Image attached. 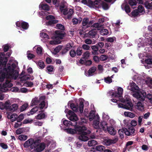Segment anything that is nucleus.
Returning <instances> with one entry per match:
<instances>
[{"label": "nucleus", "instance_id": "f8f14e48", "mask_svg": "<svg viewBox=\"0 0 152 152\" xmlns=\"http://www.w3.org/2000/svg\"><path fill=\"white\" fill-rule=\"evenodd\" d=\"M125 134L127 136H130L133 135L135 133V129L133 127L130 126L129 127L128 129L126 128L125 129Z\"/></svg>", "mask_w": 152, "mask_h": 152}, {"label": "nucleus", "instance_id": "4468645a", "mask_svg": "<svg viewBox=\"0 0 152 152\" xmlns=\"http://www.w3.org/2000/svg\"><path fill=\"white\" fill-rule=\"evenodd\" d=\"M118 106L119 107H123L127 110H132L133 105L132 103L128 102L124 106L121 104H118Z\"/></svg>", "mask_w": 152, "mask_h": 152}, {"label": "nucleus", "instance_id": "79ce46f5", "mask_svg": "<svg viewBox=\"0 0 152 152\" xmlns=\"http://www.w3.org/2000/svg\"><path fill=\"white\" fill-rule=\"evenodd\" d=\"M38 65L41 68L43 69L45 67L44 62L42 60H39L38 63Z\"/></svg>", "mask_w": 152, "mask_h": 152}, {"label": "nucleus", "instance_id": "f257e3e1", "mask_svg": "<svg viewBox=\"0 0 152 152\" xmlns=\"http://www.w3.org/2000/svg\"><path fill=\"white\" fill-rule=\"evenodd\" d=\"M76 130L80 134L78 137L80 140L85 142L89 139L88 137L86 135L90 134L91 132L90 131L87 130V128L85 126H79L77 128Z\"/></svg>", "mask_w": 152, "mask_h": 152}, {"label": "nucleus", "instance_id": "3c124183", "mask_svg": "<svg viewBox=\"0 0 152 152\" xmlns=\"http://www.w3.org/2000/svg\"><path fill=\"white\" fill-rule=\"evenodd\" d=\"M45 102L44 101H42L39 105V108H40V109H42L45 107L46 108L47 107H45Z\"/></svg>", "mask_w": 152, "mask_h": 152}, {"label": "nucleus", "instance_id": "473e14b6", "mask_svg": "<svg viewBox=\"0 0 152 152\" xmlns=\"http://www.w3.org/2000/svg\"><path fill=\"white\" fill-rule=\"evenodd\" d=\"M28 138V136L21 134L19 136L18 138V139L21 141H25Z\"/></svg>", "mask_w": 152, "mask_h": 152}, {"label": "nucleus", "instance_id": "69168bd1", "mask_svg": "<svg viewBox=\"0 0 152 152\" xmlns=\"http://www.w3.org/2000/svg\"><path fill=\"white\" fill-rule=\"evenodd\" d=\"M142 118L143 116L142 115H140L138 118V123L139 125H141Z\"/></svg>", "mask_w": 152, "mask_h": 152}, {"label": "nucleus", "instance_id": "c03bdc74", "mask_svg": "<svg viewBox=\"0 0 152 152\" xmlns=\"http://www.w3.org/2000/svg\"><path fill=\"white\" fill-rule=\"evenodd\" d=\"M56 27L58 29L61 30H64L65 29L64 26L61 24H57Z\"/></svg>", "mask_w": 152, "mask_h": 152}, {"label": "nucleus", "instance_id": "a19ab883", "mask_svg": "<svg viewBox=\"0 0 152 152\" xmlns=\"http://www.w3.org/2000/svg\"><path fill=\"white\" fill-rule=\"evenodd\" d=\"M140 13L137 10H134L132 12L131 14L133 16L135 17L138 15Z\"/></svg>", "mask_w": 152, "mask_h": 152}, {"label": "nucleus", "instance_id": "ea45409f", "mask_svg": "<svg viewBox=\"0 0 152 152\" xmlns=\"http://www.w3.org/2000/svg\"><path fill=\"white\" fill-rule=\"evenodd\" d=\"M84 107L83 102L82 101H81L80 103V106L79 107V110L81 113L83 112Z\"/></svg>", "mask_w": 152, "mask_h": 152}, {"label": "nucleus", "instance_id": "1a4fd4ad", "mask_svg": "<svg viewBox=\"0 0 152 152\" xmlns=\"http://www.w3.org/2000/svg\"><path fill=\"white\" fill-rule=\"evenodd\" d=\"M69 115V120L72 121H76L78 119L76 114L71 110H69L68 113Z\"/></svg>", "mask_w": 152, "mask_h": 152}, {"label": "nucleus", "instance_id": "423d86ee", "mask_svg": "<svg viewBox=\"0 0 152 152\" xmlns=\"http://www.w3.org/2000/svg\"><path fill=\"white\" fill-rule=\"evenodd\" d=\"M133 96L139 100L143 101L146 97V94L145 92L142 90L134 93Z\"/></svg>", "mask_w": 152, "mask_h": 152}, {"label": "nucleus", "instance_id": "a878e982", "mask_svg": "<svg viewBox=\"0 0 152 152\" xmlns=\"http://www.w3.org/2000/svg\"><path fill=\"white\" fill-rule=\"evenodd\" d=\"M125 129H126V128H123L122 129H119L118 131L120 137L121 138L124 137V133L125 134V132H126V131H125Z\"/></svg>", "mask_w": 152, "mask_h": 152}, {"label": "nucleus", "instance_id": "20e7f679", "mask_svg": "<svg viewBox=\"0 0 152 152\" xmlns=\"http://www.w3.org/2000/svg\"><path fill=\"white\" fill-rule=\"evenodd\" d=\"M10 102L8 101L6 102L4 105L1 103L0 104V108L1 110L4 108L11 112H14L16 110L18 107V106L16 104H14L11 105Z\"/></svg>", "mask_w": 152, "mask_h": 152}, {"label": "nucleus", "instance_id": "4be33fe9", "mask_svg": "<svg viewBox=\"0 0 152 152\" xmlns=\"http://www.w3.org/2000/svg\"><path fill=\"white\" fill-rule=\"evenodd\" d=\"M103 0H95L94 4H95V8H100V5L103 1Z\"/></svg>", "mask_w": 152, "mask_h": 152}, {"label": "nucleus", "instance_id": "58836bf2", "mask_svg": "<svg viewBox=\"0 0 152 152\" xmlns=\"http://www.w3.org/2000/svg\"><path fill=\"white\" fill-rule=\"evenodd\" d=\"M128 3L132 7L135 6L137 4L136 0H129Z\"/></svg>", "mask_w": 152, "mask_h": 152}, {"label": "nucleus", "instance_id": "7ed1b4c3", "mask_svg": "<svg viewBox=\"0 0 152 152\" xmlns=\"http://www.w3.org/2000/svg\"><path fill=\"white\" fill-rule=\"evenodd\" d=\"M30 146L32 149L36 148V151L38 152L42 151L46 147V145L44 143L42 142L38 144L37 143L34 142L32 139H29V146Z\"/></svg>", "mask_w": 152, "mask_h": 152}, {"label": "nucleus", "instance_id": "052dcab7", "mask_svg": "<svg viewBox=\"0 0 152 152\" xmlns=\"http://www.w3.org/2000/svg\"><path fill=\"white\" fill-rule=\"evenodd\" d=\"M24 115L22 114H20L18 117L17 119V121L20 122L22 121V120L24 118Z\"/></svg>", "mask_w": 152, "mask_h": 152}, {"label": "nucleus", "instance_id": "bf43d9fd", "mask_svg": "<svg viewBox=\"0 0 152 152\" xmlns=\"http://www.w3.org/2000/svg\"><path fill=\"white\" fill-rule=\"evenodd\" d=\"M89 56V54L88 51H86L85 53L83 54V58L85 59H86L88 58Z\"/></svg>", "mask_w": 152, "mask_h": 152}, {"label": "nucleus", "instance_id": "9b49d317", "mask_svg": "<svg viewBox=\"0 0 152 152\" xmlns=\"http://www.w3.org/2000/svg\"><path fill=\"white\" fill-rule=\"evenodd\" d=\"M99 117L98 115L95 116L93 126L96 129L99 128Z\"/></svg>", "mask_w": 152, "mask_h": 152}, {"label": "nucleus", "instance_id": "c756f323", "mask_svg": "<svg viewBox=\"0 0 152 152\" xmlns=\"http://www.w3.org/2000/svg\"><path fill=\"white\" fill-rule=\"evenodd\" d=\"M101 35L104 36L108 34L109 32L107 29H102L100 30L99 31Z\"/></svg>", "mask_w": 152, "mask_h": 152}, {"label": "nucleus", "instance_id": "9d476101", "mask_svg": "<svg viewBox=\"0 0 152 152\" xmlns=\"http://www.w3.org/2000/svg\"><path fill=\"white\" fill-rule=\"evenodd\" d=\"M12 86V84L9 81H7L4 84L2 87L1 85H0V88H1V91L3 92H4L7 89V87H10Z\"/></svg>", "mask_w": 152, "mask_h": 152}, {"label": "nucleus", "instance_id": "6e6552de", "mask_svg": "<svg viewBox=\"0 0 152 152\" xmlns=\"http://www.w3.org/2000/svg\"><path fill=\"white\" fill-rule=\"evenodd\" d=\"M118 140L117 136H115L113 139H107L104 140V144L106 145L109 146L111 144L116 143Z\"/></svg>", "mask_w": 152, "mask_h": 152}, {"label": "nucleus", "instance_id": "6ab92c4d", "mask_svg": "<svg viewBox=\"0 0 152 152\" xmlns=\"http://www.w3.org/2000/svg\"><path fill=\"white\" fill-rule=\"evenodd\" d=\"M40 8L45 10L49 11L50 8L49 6L46 3H41L39 5Z\"/></svg>", "mask_w": 152, "mask_h": 152}, {"label": "nucleus", "instance_id": "f03ea898", "mask_svg": "<svg viewBox=\"0 0 152 152\" xmlns=\"http://www.w3.org/2000/svg\"><path fill=\"white\" fill-rule=\"evenodd\" d=\"M56 34L55 38L56 40H51L50 41L49 44L52 45H56L60 44L61 41L60 39H61L65 36V32L62 31L56 30L55 31Z\"/></svg>", "mask_w": 152, "mask_h": 152}, {"label": "nucleus", "instance_id": "680f3d73", "mask_svg": "<svg viewBox=\"0 0 152 152\" xmlns=\"http://www.w3.org/2000/svg\"><path fill=\"white\" fill-rule=\"evenodd\" d=\"M107 59V56L104 55H102L100 58V60L102 61L106 60Z\"/></svg>", "mask_w": 152, "mask_h": 152}, {"label": "nucleus", "instance_id": "13d9d810", "mask_svg": "<svg viewBox=\"0 0 152 152\" xmlns=\"http://www.w3.org/2000/svg\"><path fill=\"white\" fill-rule=\"evenodd\" d=\"M38 108L35 107L32 109L30 111V113L31 115L33 114L38 110Z\"/></svg>", "mask_w": 152, "mask_h": 152}, {"label": "nucleus", "instance_id": "ddd939ff", "mask_svg": "<svg viewBox=\"0 0 152 152\" xmlns=\"http://www.w3.org/2000/svg\"><path fill=\"white\" fill-rule=\"evenodd\" d=\"M129 89L133 92L138 91L139 88L134 83L132 82L130 84V85L128 86Z\"/></svg>", "mask_w": 152, "mask_h": 152}, {"label": "nucleus", "instance_id": "8fccbe9b", "mask_svg": "<svg viewBox=\"0 0 152 152\" xmlns=\"http://www.w3.org/2000/svg\"><path fill=\"white\" fill-rule=\"evenodd\" d=\"M24 130L23 128H20L17 129L15 132L16 134L18 135L23 133Z\"/></svg>", "mask_w": 152, "mask_h": 152}, {"label": "nucleus", "instance_id": "c9c22d12", "mask_svg": "<svg viewBox=\"0 0 152 152\" xmlns=\"http://www.w3.org/2000/svg\"><path fill=\"white\" fill-rule=\"evenodd\" d=\"M118 97H121V96L123 94V90L122 88L121 87H119L118 88Z\"/></svg>", "mask_w": 152, "mask_h": 152}, {"label": "nucleus", "instance_id": "412c9836", "mask_svg": "<svg viewBox=\"0 0 152 152\" xmlns=\"http://www.w3.org/2000/svg\"><path fill=\"white\" fill-rule=\"evenodd\" d=\"M97 34V32L95 30H92L88 32V36L91 38H94Z\"/></svg>", "mask_w": 152, "mask_h": 152}, {"label": "nucleus", "instance_id": "7c9ffc66", "mask_svg": "<svg viewBox=\"0 0 152 152\" xmlns=\"http://www.w3.org/2000/svg\"><path fill=\"white\" fill-rule=\"evenodd\" d=\"M45 116V115L44 113H41L36 116V118L37 119L40 120L44 118Z\"/></svg>", "mask_w": 152, "mask_h": 152}, {"label": "nucleus", "instance_id": "5fc2aeb1", "mask_svg": "<svg viewBox=\"0 0 152 152\" xmlns=\"http://www.w3.org/2000/svg\"><path fill=\"white\" fill-rule=\"evenodd\" d=\"M22 75H21L19 76V78L20 79V80L22 81L24 80H26L28 78V77L26 76H22Z\"/></svg>", "mask_w": 152, "mask_h": 152}, {"label": "nucleus", "instance_id": "5701e85b", "mask_svg": "<svg viewBox=\"0 0 152 152\" xmlns=\"http://www.w3.org/2000/svg\"><path fill=\"white\" fill-rule=\"evenodd\" d=\"M96 69V67L95 66H93L88 71V76L92 75Z\"/></svg>", "mask_w": 152, "mask_h": 152}, {"label": "nucleus", "instance_id": "4d7b16f0", "mask_svg": "<svg viewBox=\"0 0 152 152\" xmlns=\"http://www.w3.org/2000/svg\"><path fill=\"white\" fill-rule=\"evenodd\" d=\"M137 10H138V11H139L140 13H142L143 12L144 9L143 7L142 6L140 5L139 6L138 9Z\"/></svg>", "mask_w": 152, "mask_h": 152}, {"label": "nucleus", "instance_id": "bb28decb", "mask_svg": "<svg viewBox=\"0 0 152 152\" xmlns=\"http://www.w3.org/2000/svg\"><path fill=\"white\" fill-rule=\"evenodd\" d=\"M102 7L103 9L105 10H107L109 7L108 4L107 3L104 2V1L102 2L100 5V7Z\"/></svg>", "mask_w": 152, "mask_h": 152}, {"label": "nucleus", "instance_id": "a211bd4d", "mask_svg": "<svg viewBox=\"0 0 152 152\" xmlns=\"http://www.w3.org/2000/svg\"><path fill=\"white\" fill-rule=\"evenodd\" d=\"M136 108L139 111H143L144 110V106L142 103L140 102H138L136 106Z\"/></svg>", "mask_w": 152, "mask_h": 152}, {"label": "nucleus", "instance_id": "39448f33", "mask_svg": "<svg viewBox=\"0 0 152 152\" xmlns=\"http://www.w3.org/2000/svg\"><path fill=\"white\" fill-rule=\"evenodd\" d=\"M64 4L61 5L60 6V10L64 15H67L66 18L68 20L71 19L72 18V15L74 13V10L72 9H69L68 10L67 8H65Z\"/></svg>", "mask_w": 152, "mask_h": 152}, {"label": "nucleus", "instance_id": "b1692460", "mask_svg": "<svg viewBox=\"0 0 152 152\" xmlns=\"http://www.w3.org/2000/svg\"><path fill=\"white\" fill-rule=\"evenodd\" d=\"M95 112L94 110L90 111L89 115V119L90 121H92L94 118L95 116L96 115H95Z\"/></svg>", "mask_w": 152, "mask_h": 152}, {"label": "nucleus", "instance_id": "09e8293b", "mask_svg": "<svg viewBox=\"0 0 152 152\" xmlns=\"http://www.w3.org/2000/svg\"><path fill=\"white\" fill-rule=\"evenodd\" d=\"M104 149V147L102 145H99L96 147V150L100 151H103Z\"/></svg>", "mask_w": 152, "mask_h": 152}, {"label": "nucleus", "instance_id": "4c0bfd02", "mask_svg": "<svg viewBox=\"0 0 152 152\" xmlns=\"http://www.w3.org/2000/svg\"><path fill=\"white\" fill-rule=\"evenodd\" d=\"M63 123L65 126H70L72 125V123L71 121L67 120L64 121Z\"/></svg>", "mask_w": 152, "mask_h": 152}, {"label": "nucleus", "instance_id": "0e129e2a", "mask_svg": "<svg viewBox=\"0 0 152 152\" xmlns=\"http://www.w3.org/2000/svg\"><path fill=\"white\" fill-rule=\"evenodd\" d=\"M0 146L4 149H7L8 148L7 145L3 143H0Z\"/></svg>", "mask_w": 152, "mask_h": 152}, {"label": "nucleus", "instance_id": "338daca9", "mask_svg": "<svg viewBox=\"0 0 152 152\" xmlns=\"http://www.w3.org/2000/svg\"><path fill=\"white\" fill-rule=\"evenodd\" d=\"M70 54L71 56L72 57H74L76 55L75 51L73 50H72L70 52Z\"/></svg>", "mask_w": 152, "mask_h": 152}, {"label": "nucleus", "instance_id": "603ef678", "mask_svg": "<svg viewBox=\"0 0 152 152\" xmlns=\"http://www.w3.org/2000/svg\"><path fill=\"white\" fill-rule=\"evenodd\" d=\"M47 69L48 72H52L54 69V67L52 65H49L47 66Z\"/></svg>", "mask_w": 152, "mask_h": 152}, {"label": "nucleus", "instance_id": "2eb2a0df", "mask_svg": "<svg viewBox=\"0 0 152 152\" xmlns=\"http://www.w3.org/2000/svg\"><path fill=\"white\" fill-rule=\"evenodd\" d=\"M4 53H0V65H5L7 61V59L6 58H4Z\"/></svg>", "mask_w": 152, "mask_h": 152}, {"label": "nucleus", "instance_id": "49530a36", "mask_svg": "<svg viewBox=\"0 0 152 152\" xmlns=\"http://www.w3.org/2000/svg\"><path fill=\"white\" fill-rule=\"evenodd\" d=\"M124 10L127 13L130 12L131 11L130 7L127 4H126L125 5L124 7Z\"/></svg>", "mask_w": 152, "mask_h": 152}, {"label": "nucleus", "instance_id": "e2e57ef3", "mask_svg": "<svg viewBox=\"0 0 152 152\" xmlns=\"http://www.w3.org/2000/svg\"><path fill=\"white\" fill-rule=\"evenodd\" d=\"M115 39H116L115 37H112L108 38L107 39V40L108 42H113Z\"/></svg>", "mask_w": 152, "mask_h": 152}, {"label": "nucleus", "instance_id": "864d4df0", "mask_svg": "<svg viewBox=\"0 0 152 152\" xmlns=\"http://www.w3.org/2000/svg\"><path fill=\"white\" fill-rule=\"evenodd\" d=\"M70 107L75 112H77V107L74 104L72 103L70 104Z\"/></svg>", "mask_w": 152, "mask_h": 152}, {"label": "nucleus", "instance_id": "f3484780", "mask_svg": "<svg viewBox=\"0 0 152 152\" xmlns=\"http://www.w3.org/2000/svg\"><path fill=\"white\" fill-rule=\"evenodd\" d=\"M7 117L9 119H10L12 122L15 121L18 118V115L16 113H13L12 115L8 114Z\"/></svg>", "mask_w": 152, "mask_h": 152}, {"label": "nucleus", "instance_id": "0eeeda50", "mask_svg": "<svg viewBox=\"0 0 152 152\" xmlns=\"http://www.w3.org/2000/svg\"><path fill=\"white\" fill-rule=\"evenodd\" d=\"M46 18L47 20H49L48 22H47L48 25H52L58 22V20H54L55 19V17L52 15H49L47 16Z\"/></svg>", "mask_w": 152, "mask_h": 152}, {"label": "nucleus", "instance_id": "37998d69", "mask_svg": "<svg viewBox=\"0 0 152 152\" xmlns=\"http://www.w3.org/2000/svg\"><path fill=\"white\" fill-rule=\"evenodd\" d=\"M145 82L146 84L148 86L150 84L152 85V78L150 77L147 78Z\"/></svg>", "mask_w": 152, "mask_h": 152}, {"label": "nucleus", "instance_id": "cd10ccee", "mask_svg": "<svg viewBox=\"0 0 152 152\" xmlns=\"http://www.w3.org/2000/svg\"><path fill=\"white\" fill-rule=\"evenodd\" d=\"M97 144V141L93 140L89 141L88 142V145L90 147L94 146Z\"/></svg>", "mask_w": 152, "mask_h": 152}, {"label": "nucleus", "instance_id": "2f4dec72", "mask_svg": "<svg viewBox=\"0 0 152 152\" xmlns=\"http://www.w3.org/2000/svg\"><path fill=\"white\" fill-rule=\"evenodd\" d=\"M113 76H112L111 77H105L104 78V82L107 83H111L112 80V78L113 77Z\"/></svg>", "mask_w": 152, "mask_h": 152}, {"label": "nucleus", "instance_id": "774afa93", "mask_svg": "<svg viewBox=\"0 0 152 152\" xmlns=\"http://www.w3.org/2000/svg\"><path fill=\"white\" fill-rule=\"evenodd\" d=\"M147 96L148 99L150 100V102L152 103V95L148 94L146 96Z\"/></svg>", "mask_w": 152, "mask_h": 152}, {"label": "nucleus", "instance_id": "e433bc0d", "mask_svg": "<svg viewBox=\"0 0 152 152\" xmlns=\"http://www.w3.org/2000/svg\"><path fill=\"white\" fill-rule=\"evenodd\" d=\"M89 22V19L88 18H84L83 20L82 24L83 26H86L88 24Z\"/></svg>", "mask_w": 152, "mask_h": 152}, {"label": "nucleus", "instance_id": "aec40b11", "mask_svg": "<svg viewBox=\"0 0 152 152\" xmlns=\"http://www.w3.org/2000/svg\"><path fill=\"white\" fill-rule=\"evenodd\" d=\"M109 133L112 135H114L116 133V131L114 128L112 126L108 127L107 129Z\"/></svg>", "mask_w": 152, "mask_h": 152}, {"label": "nucleus", "instance_id": "72a5a7b5", "mask_svg": "<svg viewBox=\"0 0 152 152\" xmlns=\"http://www.w3.org/2000/svg\"><path fill=\"white\" fill-rule=\"evenodd\" d=\"M77 127L76 128V129H71V128H68L67 129V132L70 134H75L76 133V131H77L76 130V129Z\"/></svg>", "mask_w": 152, "mask_h": 152}, {"label": "nucleus", "instance_id": "393cba45", "mask_svg": "<svg viewBox=\"0 0 152 152\" xmlns=\"http://www.w3.org/2000/svg\"><path fill=\"white\" fill-rule=\"evenodd\" d=\"M124 114L125 116L130 118H133L135 116V115L134 114L129 112H124Z\"/></svg>", "mask_w": 152, "mask_h": 152}, {"label": "nucleus", "instance_id": "f704fd0d", "mask_svg": "<svg viewBox=\"0 0 152 152\" xmlns=\"http://www.w3.org/2000/svg\"><path fill=\"white\" fill-rule=\"evenodd\" d=\"M40 36L42 38H44L45 39H49V36L46 33L44 32H41L40 34Z\"/></svg>", "mask_w": 152, "mask_h": 152}, {"label": "nucleus", "instance_id": "de8ad7c7", "mask_svg": "<svg viewBox=\"0 0 152 152\" xmlns=\"http://www.w3.org/2000/svg\"><path fill=\"white\" fill-rule=\"evenodd\" d=\"M92 53L93 54L96 55L99 54L98 48H92Z\"/></svg>", "mask_w": 152, "mask_h": 152}, {"label": "nucleus", "instance_id": "6e6d98bb", "mask_svg": "<svg viewBox=\"0 0 152 152\" xmlns=\"http://www.w3.org/2000/svg\"><path fill=\"white\" fill-rule=\"evenodd\" d=\"M28 106V104L27 103L23 105L21 107L20 111H23L25 110Z\"/></svg>", "mask_w": 152, "mask_h": 152}, {"label": "nucleus", "instance_id": "c85d7f7f", "mask_svg": "<svg viewBox=\"0 0 152 152\" xmlns=\"http://www.w3.org/2000/svg\"><path fill=\"white\" fill-rule=\"evenodd\" d=\"M86 4L90 7H95V4H94V1L93 2L91 0H87V4Z\"/></svg>", "mask_w": 152, "mask_h": 152}, {"label": "nucleus", "instance_id": "a18cd8bd", "mask_svg": "<svg viewBox=\"0 0 152 152\" xmlns=\"http://www.w3.org/2000/svg\"><path fill=\"white\" fill-rule=\"evenodd\" d=\"M51 50L53 54H56L59 52L60 49L59 48H52V49Z\"/></svg>", "mask_w": 152, "mask_h": 152}, {"label": "nucleus", "instance_id": "dca6fc26", "mask_svg": "<svg viewBox=\"0 0 152 152\" xmlns=\"http://www.w3.org/2000/svg\"><path fill=\"white\" fill-rule=\"evenodd\" d=\"M108 126L106 122L103 121L100 123L99 129L105 131L106 130Z\"/></svg>", "mask_w": 152, "mask_h": 152}]
</instances>
